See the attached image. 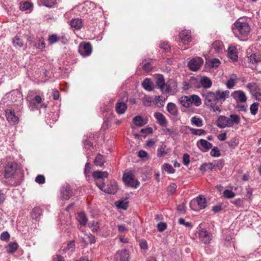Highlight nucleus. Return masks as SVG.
Segmentation results:
<instances>
[{
	"instance_id": "nucleus-1",
	"label": "nucleus",
	"mask_w": 261,
	"mask_h": 261,
	"mask_svg": "<svg viewBox=\"0 0 261 261\" xmlns=\"http://www.w3.org/2000/svg\"><path fill=\"white\" fill-rule=\"evenodd\" d=\"M230 92L228 90H217L215 92L204 91L202 93L204 98V104L206 106H212L214 103L220 102L221 104L229 97Z\"/></svg>"
},
{
	"instance_id": "nucleus-2",
	"label": "nucleus",
	"mask_w": 261,
	"mask_h": 261,
	"mask_svg": "<svg viewBox=\"0 0 261 261\" xmlns=\"http://www.w3.org/2000/svg\"><path fill=\"white\" fill-rule=\"evenodd\" d=\"M231 29L234 36L241 40L248 36L250 31V27L247 22L239 21L232 24Z\"/></svg>"
},
{
	"instance_id": "nucleus-3",
	"label": "nucleus",
	"mask_w": 261,
	"mask_h": 261,
	"mask_svg": "<svg viewBox=\"0 0 261 261\" xmlns=\"http://www.w3.org/2000/svg\"><path fill=\"white\" fill-rule=\"evenodd\" d=\"M240 118L237 115L231 114L230 117L220 116L217 121V125L220 128L232 126L234 124H239Z\"/></svg>"
},
{
	"instance_id": "nucleus-4",
	"label": "nucleus",
	"mask_w": 261,
	"mask_h": 261,
	"mask_svg": "<svg viewBox=\"0 0 261 261\" xmlns=\"http://www.w3.org/2000/svg\"><path fill=\"white\" fill-rule=\"evenodd\" d=\"M206 201L203 195H199L196 199L193 200L190 203V207L194 211H198L205 208Z\"/></svg>"
},
{
	"instance_id": "nucleus-5",
	"label": "nucleus",
	"mask_w": 261,
	"mask_h": 261,
	"mask_svg": "<svg viewBox=\"0 0 261 261\" xmlns=\"http://www.w3.org/2000/svg\"><path fill=\"white\" fill-rule=\"evenodd\" d=\"M96 185L101 191L110 194H115L118 189L117 184L115 182L111 184L110 185H108L107 186L104 182H102V184H98L97 182H96Z\"/></svg>"
},
{
	"instance_id": "nucleus-6",
	"label": "nucleus",
	"mask_w": 261,
	"mask_h": 261,
	"mask_svg": "<svg viewBox=\"0 0 261 261\" xmlns=\"http://www.w3.org/2000/svg\"><path fill=\"white\" fill-rule=\"evenodd\" d=\"M16 170V164L15 162H8L5 167L4 176L6 178L11 177L15 173Z\"/></svg>"
},
{
	"instance_id": "nucleus-7",
	"label": "nucleus",
	"mask_w": 261,
	"mask_h": 261,
	"mask_svg": "<svg viewBox=\"0 0 261 261\" xmlns=\"http://www.w3.org/2000/svg\"><path fill=\"white\" fill-rule=\"evenodd\" d=\"M203 60L200 57H195L191 59L188 63L189 68L192 71H197L202 65Z\"/></svg>"
},
{
	"instance_id": "nucleus-8",
	"label": "nucleus",
	"mask_w": 261,
	"mask_h": 261,
	"mask_svg": "<svg viewBox=\"0 0 261 261\" xmlns=\"http://www.w3.org/2000/svg\"><path fill=\"white\" fill-rule=\"evenodd\" d=\"M199 239L203 243L209 244L212 239V236L206 229H201L199 232Z\"/></svg>"
},
{
	"instance_id": "nucleus-9",
	"label": "nucleus",
	"mask_w": 261,
	"mask_h": 261,
	"mask_svg": "<svg viewBox=\"0 0 261 261\" xmlns=\"http://www.w3.org/2000/svg\"><path fill=\"white\" fill-rule=\"evenodd\" d=\"M231 96L236 100L237 102L244 103L247 100L245 93L241 90H237L231 93Z\"/></svg>"
},
{
	"instance_id": "nucleus-10",
	"label": "nucleus",
	"mask_w": 261,
	"mask_h": 261,
	"mask_svg": "<svg viewBox=\"0 0 261 261\" xmlns=\"http://www.w3.org/2000/svg\"><path fill=\"white\" fill-rule=\"evenodd\" d=\"M7 120L10 124H16L18 122V117L16 116L14 110H7L6 111Z\"/></svg>"
},
{
	"instance_id": "nucleus-11",
	"label": "nucleus",
	"mask_w": 261,
	"mask_h": 261,
	"mask_svg": "<svg viewBox=\"0 0 261 261\" xmlns=\"http://www.w3.org/2000/svg\"><path fill=\"white\" fill-rule=\"evenodd\" d=\"M123 179L125 183L127 185L134 188H137L139 185L140 182L133 178V175L128 174H124L123 176Z\"/></svg>"
},
{
	"instance_id": "nucleus-12",
	"label": "nucleus",
	"mask_w": 261,
	"mask_h": 261,
	"mask_svg": "<svg viewBox=\"0 0 261 261\" xmlns=\"http://www.w3.org/2000/svg\"><path fill=\"white\" fill-rule=\"evenodd\" d=\"M79 51L83 57L89 56L92 51L91 44L89 43H86L83 45H81L79 47Z\"/></svg>"
},
{
	"instance_id": "nucleus-13",
	"label": "nucleus",
	"mask_w": 261,
	"mask_h": 261,
	"mask_svg": "<svg viewBox=\"0 0 261 261\" xmlns=\"http://www.w3.org/2000/svg\"><path fill=\"white\" fill-rule=\"evenodd\" d=\"M165 88H163L162 93H169L170 94H174V91L177 88V84L174 81H170L165 84Z\"/></svg>"
},
{
	"instance_id": "nucleus-14",
	"label": "nucleus",
	"mask_w": 261,
	"mask_h": 261,
	"mask_svg": "<svg viewBox=\"0 0 261 261\" xmlns=\"http://www.w3.org/2000/svg\"><path fill=\"white\" fill-rule=\"evenodd\" d=\"M179 38L185 44H188L192 40L191 32L188 30L182 31L179 34Z\"/></svg>"
},
{
	"instance_id": "nucleus-15",
	"label": "nucleus",
	"mask_w": 261,
	"mask_h": 261,
	"mask_svg": "<svg viewBox=\"0 0 261 261\" xmlns=\"http://www.w3.org/2000/svg\"><path fill=\"white\" fill-rule=\"evenodd\" d=\"M197 145L200 150L203 152L207 151L213 147V145L211 143L202 139L197 142Z\"/></svg>"
},
{
	"instance_id": "nucleus-16",
	"label": "nucleus",
	"mask_w": 261,
	"mask_h": 261,
	"mask_svg": "<svg viewBox=\"0 0 261 261\" xmlns=\"http://www.w3.org/2000/svg\"><path fill=\"white\" fill-rule=\"evenodd\" d=\"M200 86L205 89L210 88L212 86V82L208 77L203 76L200 79L199 83L195 87L198 88Z\"/></svg>"
},
{
	"instance_id": "nucleus-17",
	"label": "nucleus",
	"mask_w": 261,
	"mask_h": 261,
	"mask_svg": "<svg viewBox=\"0 0 261 261\" xmlns=\"http://www.w3.org/2000/svg\"><path fill=\"white\" fill-rule=\"evenodd\" d=\"M119 255L120 261H132L129 251L126 249H122L117 252Z\"/></svg>"
},
{
	"instance_id": "nucleus-18",
	"label": "nucleus",
	"mask_w": 261,
	"mask_h": 261,
	"mask_svg": "<svg viewBox=\"0 0 261 261\" xmlns=\"http://www.w3.org/2000/svg\"><path fill=\"white\" fill-rule=\"evenodd\" d=\"M127 108L126 103L119 100L116 104L115 109L118 114H124Z\"/></svg>"
},
{
	"instance_id": "nucleus-19",
	"label": "nucleus",
	"mask_w": 261,
	"mask_h": 261,
	"mask_svg": "<svg viewBox=\"0 0 261 261\" xmlns=\"http://www.w3.org/2000/svg\"><path fill=\"white\" fill-rule=\"evenodd\" d=\"M154 116L160 125L163 127L167 126V121L163 114L160 112H156L154 113Z\"/></svg>"
},
{
	"instance_id": "nucleus-20",
	"label": "nucleus",
	"mask_w": 261,
	"mask_h": 261,
	"mask_svg": "<svg viewBox=\"0 0 261 261\" xmlns=\"http://www.w3.org/2000/svg\"><path fill=\"white\" fill-rule=\"evenodd\" d=\"M228 56L232 61H236L238 60V55L237 51V48L234 46H230L228 49L227 53Z\"/></svg>"
},
{
	"instance_id": "nucleus-21",
	"label": "nucleus",
	"mask_w": 261,
	"mask_h": 261,
	"mask_svg": "<svg viewBox=\"0 0 261 261\" xmlns=\"http://www.w3.org/2000/svg\"><path fill=\"white\" fill-rule=\"evenodd\" d=\"M72 194V191L69 186L63 187L61 190V195L63 199H68Z\"/></svg>"
},
{
	"instance_id": "nucleus-22",
	"label": "nucleus",
	"mask_w": 261,
	"mask_h": 261,
	"mask_svg": "<svg viewBox=\"0 0 261 261\" xmlns=\"http://www.w3.org/2000/svg\"><path fill=\"white\" fill-rule=\"evenodd\" d=\"M92 176L94 179H104L108 176L107 171H96L93 172Z\"/></svg>"
},
{
	"instance_id": "nucleus-23",
	"label": "nucleus",
	"mask_w": 261,
	"mask_h": 261,
	"mask_svg": "<svg viewBox=\"0 0 261 261\" xmlns=\"http://www.w3.org/2000/svg\"><path fill=\"white\" fill-rule=\"evenodd\" d=\"M248 59L252 64H258L261 62V55L259 54H252L248 57Z\"/></svg>"
},
{
	"instance_id": "nucleus-24",
	"label": "nucleus",
	"mask_w": 261,
	"mask_h": 261,
	"mask_svg": "<svg viewBox=\"0 0 261 261\" xmlns=\"http://www.w3.org/2000/svg\"><path fill=\"white\" fill-rule=\"evenodd\" d=\"M168 112L174 116H176L178 114V109L175 104L172 102H169L167 106Z\"/></svg>"
},
{
	"instance_id": "nucleus-25",
	"label": "nucleus",
	"mask_w": 261,
	"mask_h": 261,
	"mask_svg": "<svg viewBox=\"0 0 261 261\" xmlns=\"http://www.w3.org/2000/svg\"><path fill=\"white\" fill-rule=\"evenodd\" d=\"M156 84L158 88L160 89L162 92H163V88L165 87L166 83L164 76L160 74L158 75L156 80Z\"/></svg>"
},
{
	"instance_id": "nucleus-26",
	"label": "nucleus",
	"mask_w": 261,
	"mask_h": 261,
	"mask_svg": "<svg viewBox=\"0 0 261 261\" xmlns=\"http://www.w3.org/2000/svg\"><path fill=\"white\" fill-rule=\"evenodd\" d=\"M70 25L76 30H79L83 25V22L81 19H72L70 21Z\"/></svg>"
},
{
	"instance_id": "nucleus-27",
	"label": "nucleus",
	"mask_w": 261,
	"mask_h": 261,
	"mask_svg": "<svg viewBox=\"0 0 261 261\" xmlns=\"http://www.w3.org/2000/svg\"><path fill=\"white\" fill-rule=\"evenodd\" d=\"M142 86L147 91H151L153 90L152 83L149 79H145L142 83Z\"/></svg>"
},
{
	"instance_id": "nucleus-28",
	"label": "nucleus",
	"mask_w": 261,
	"mask_h": 261,
	"mask_svg": "<svg viewBox=\"0 0 261 261\" xmlns=\"http://www.w3.org/2000/svg\"><path fill=\"white\" fill-rule=\"evenodd\" d=\"M180 103L185 108H189L191 106V101L190 96H182L179 99Z\"/></svg>"
},
{
	"instance_id": "nucleus-29",
	"label": "nucleus",
	"mask_w": 261,
	"mask_h": 261,
	"mask_svg": "<svg viewBox=\"0 0 261 261\" xmlns=\"http://www.w3.org/2000/svg\"><path fill=\"white\" fill-rule=\"evenodd\" d=\"M42 211L39 207L34 208L31 212V217L33 219L38 220L39 218L41 215Z\"/></svg>"
},
{
	"instance_id": "nucleus-30",
	"label": "nucleus",
	"mask_w": 261,
	"mask_h": 261,
	"mask_svg": "<svg viewBox=\"0 0 261 261\" xmlns=\"http://www.w3.org/2000/svg\"><path fill=\"white\" fill-rule=\"evenodd\" d=\"M94 162L96 166L102 167L105 162V160L103 155L98 154L95 157Z\"/></svg>"
},
{
	"instance_id": "nucleus-31",
	"label": "nucleus",
	"mask_w": 261,
	"mask_h": 261,
	"mask_svg": "<svg viewBox=\"0 0 261 261\" xmlns=\"http://www.w3.org/2000/svg\"><path fill=\"white\" fill-rule=\"evenodd\" d=\"M191 103H194L196 107L199 106L201 104L200 98L197 95H192L190 96Z\"/></svg>"
},
{
	"instance_id": "nucleus-32",
	"label": "nucleus",
	"mask_w": 261,
	"mask_h": 261,
	"mask_svg": "<svg viewBox=\"0 0 261 261\" xmlns=\"http://www.w3.org/2000/svg\"><path fill=\"white\" fill-rule=\"evenodd\" d=\"M191 122L192 125L197 127H201L203 125L202 119L196 116H194L191 118Z\"/></svg>"
},
{
	"instance_id": "nucleus-33",
	"label": "nucleus",
	"mask_w": 261,
	"mask_h": 261,
	"mask_svg": "<svg viewBox=\"0 0 261 261\" xmlns=\"http://www.w3.org/2000/svg\"><path fill=\"white\" fill-rule=\"evenodd\" d=\"M118 207L121 208L123 210H126L128 207V201L127 199L120 200L115 202Z\"/></svg>"
},
{
	"instance_id": "nucleus-34",
	"label": "nucleus",
	"mask_w": 261,
	"mask_h": 261,
	"mask_svg": "<svg viewBox=\"0 0 261 261\" xmlns=\"http://www.w3.org/2000/svg\"><path fill=\"white\" fill-rule=\"evenodd\" d=\"M246 87L251 92H255L259 90V87L255 83H248Z\"/></svg>"
},
{
	"instance_id": "nucleus-35",
	"label": "nucleus",
	"mask_w": 261,
	"mask_h": 261,
	"mask_svg": "<svg viewBox=\"0 0 261 261\" xmlns=\"http://www.w3.org/2000/svg\"><path fill=\"white\" fill-rule=\"evenodd\" d=\"M78 221L81 225H85L87 222V218L84 213L78 214Z\"/></svg>"
},
{
	"instance_id": "nucleus-36",
	"label": "nucleus",
	"mask_w": 261,
	"mask_h": 261,
	"mask_svg": "<svg viewBox=\"0 0 261 261\" xmlns=\"http://www.w3.org/2000/svg\"><path fill=\"white\" fill-rule=\"evenodd\" d=\"M191 133L195 135L201 136L205 134V131L202 129H195L193 128H189Z\"/></svg>"
},
{
	"instance_id": "nucleus-37",
	"label": "nucleus",
	"mask_w": 261,
	"mask_h": 261,
	"mask_svg": "<svg viewBox=\"0 0 261 261\" xmlns=\"http://www.w3.org/2000/svg\"><path fill=\"white\" fill-rule=\"evenodd\" d=\"M18 248V244L15 242L10 243L8 245L7 251L9 253H14Z\"/></svg>"
},
{
	"instance_id": "nucleus-38",
	"label": "nucleus",
	"mask_w": 261,
	"mask_h": 261,
	"mask_svg": "<svg viewBox=\"0 0 261 261\" xmlns=\"http://www.w3.org/2000/svg\"><path fill=\"white\" fill-rule=\"evenodd\" d=\"M133 122L138 126H142L144 124L143 120L140 116H137L134 117Z\"/></svg>"
},
{
	"instance_id": "nucleus-39",
	"label": "nucleus",
	"mask_w": 261,
	"mask_h": 261,
	"mask_svg": "<svg viewBox=\"0 0 261 261\" xmlns=\"http://www.w3.org/2000/svg\"><path fill=\"white\" fill-rule=\"evenodd\" d=\"M215 165H213L212 163L204 164L200 168L201 171L204 172L206 171V168L210 169L211 171L215 168Z\"/></svg>"
},
{
	"instance_id": "nucleus-40",
	"label": "nucleus",
	"mask_w": 261,
	"mask_h": 261,
	"mask_svg": "<svg viewBox=\"0 0 261 261\" xmlns=\"http://www.w3.org/2000/svg\"><path fill=\"white\" fill-rule=\"evenodd\" d=\"M163 132L166 134H168L171 137H175L177 133V132L172 128H164L163 129Z\"/></svg>"
},
{
	"instance_id": "nucleus-41",
	"label": "nucleus",
	"mask_w": 261,
	"mask_h": 261,
	"mask_svg": "<svg viewBox=\"0 0 261 261\" xmlns=\"http://www.w3.org/2000/svg\"><path fill=\"white\" fill-rule=\"evenodd\" d=\"M60 40V37H58L56 34H53L50 35L48 38L49 43L51 44H54Z\"/></svg>"
},
{
	"instance_id": "nucleus-42",
	"label": "nucleus",
	"mask_w": 261,
	"mask_h": 261,
	"mask_svg": "<svg viewBox=\"0 0 261 261\" xmlns=\"http://www.w3.org/2000/svg\"><path fill=\"white\" fill-rule=\"evenodd\" d=\"M32 7V5L29 2L20 3V9L22 11H25L30 9Z\"/></svg>"
},
{
	"instance_id": "nucleus-43",
	"label": "nucleus",
	"mask_w": 261,
	"mask_h": 261,
	"mask_svg": "<svg viewBox=\"0 0 261 261\" xmlns=\"http://www.w3.org/2000/svg\"><path fill=\"white\" fill-rule=\"evenodd\" d=\"M223 195L227 198H231L235 196V194L232 191L226 189L224 191Z\"/></svg>"
},
{
	"instance_id": "nucleus-44",
	"label": "nucleus",
	"mask_w": 261,
	"mask_h": 261,
	"mask_svg": "<svg viewBox=\"0 0 261 261\" xmlns=\"http://www.w3.org/2000/svg\"><path fill=\"white\" fill-rule=\"evenodd\" d=\"M210 154L213 157H219L221 155L220 150L217 147H213L210 152Z\"/></svg>"
},
{
	"instance_id": "nucleus-45",
	"label": "nucleus",
	"mask_w": 261,
	"mask_h": 261,
	"mask_svg": "<svg viewBox=\"0 0 261 261\" xmlns=\"http://www.w3.org/2000/svg\"><path fill=\"white\" fill-rule=\"evenodd\" d=\"M258 103L257 102H254L250 106V112L252 115H255L258 111Z\"/></svg>"
},
{
	"instance_id": "nucleus-46",
	"label": "nucleus",
	"mask_w": 261,
	"mask_h": 261,
	"mask_svg": "<svg viewBox=\"0 0 261 261\" xmlns=\"http://www.w3.org/2000/svg\"><path fill=\"white\" fill-rule=\"evenodd\" d=\"M222 43L218 41H215L213 43V47L215 49V51L219 52L222 49Z\"/></svg>"
},
{
	"instance_id": "nucleus-47",
	"label": "nucleus",
	"mask_w": 261,
	"mask_h": 261,
	"mask_svg": "<svg viewBox=\"0 0 261 261\" xmlns=\"http://www.w3.org/2000/svg\"><path fill=\"white\" fill-rule=\"evenodd\" d=\"M13 44L15 46H18L19 47H22L23 45V41L18 36L15 37L13 39Z\"/></svg>"
},
{
	"instance_id": "nucleus-48",
	"label": "nucleus",
	"mask_w": 261,
	"mask_h": 261,
	"mask_svg": "<svg viewBox=\"0 0 261 261\" xmlns=\"http://www.w3.org/2000/svg\"><path fill=\"white\" fill-rule=\"evenodd\" d=\"M235 84V79H233L232 77H231L227 81L226 85L227 88L231 89L234 86Z\"/></svg>"
},
{
	"instance_id": "nucleus-49",
	"label": "nucleus",
	"mask_w": 261,
	"mask_h": 261,
	"mask_svg": "<svg viewBox=\"0 0 261 261\" xmlns=\"http://www.w3.org/2000/svg\"><path fill=\"white\" fill-rule=\"evenodd\" d=\"M177 186L174 183H171L167 188V191L169 193L173 194L175 192Z\"/></svg>"
},
{
	"instance_id": "nucleus-50",
	"label": "nucleus",
	"mask_w": 261,
	"mask_h": 261,
	"mask_svg": "<svg viewBox=\"0 0 261 261\" xmlns=\"http://www.w3.org/2000/svg\"><path fill=\"white\" fill-rule=\"evenodd\" d=\"M212 109L213 111L217 114H220L221 112V109L219 106L217 105V103H214L212 106H208Z\"/></svg>"
},
{
	"instance_id": "nucleus-51",
	"label": "nucleus",
	"mask_w": 261,
	"mask_h": 261,
	"mask_svg": "<svg viewBox=\"0 0 261 261\" xmlns=\"http://www.w3.org/2000/svg\"><path fill=\"white\" fill-rule=\"evenodd\" d=\"M178 222L180 224L183 225L188 228H191L192 226V224L190 222H186L184 219L182 218L179 219Z\"/></svg>"
},
{
	"instance_id": "nucleus-52",
	"label": "nucleus",
	"mask_w": 261,
	"mask_h": 261,
	"mask_svg": "<svg viewBox=\"0 0 261 261\" xmlns=\"http://www.w3.org/2000/svg\"><path fill=\"white\" fill-rule=\"evenodd\" d=\"M1 239L2 241H8L10 239V234L7 231H4L1 233Z\"/></svg>"
},
{
	"instance_id": "nucleus-53",
	"label": "nucleus",
	"mask_w": 261,
	"mask_h": 261,
	"mask_svg": "<svg viewBox=\"0 0 261 261\" xmlns=\"http://www.w3.org/2000/svg\"><path fill=\"white\" fill-rule=\"evenodd\" d=\"M35 181L39 184L45 182V177L42 175H38L35 178Z\"/></svg>"
},
{
	"instance_id": "nucleus-54",
	"label": "nucleus",
	"mask_w": 261,
	"mask_h": 261,
	"mask_svg": "<svg viewBox=\"0 0 261 261\" xmlns=\"http://www.w3.org/2000/svg\"><path fill=\"white\" fill-rule=\"evenodd\" d=\"M220 61L219 59L215 58L211 60V66L212 67H217L220 64Z\"/></svg>"
},
{
	"instance_id": "nucleus-55",
	"label": "nucleus",
	"mask_w": 261,
	"mask_h": 261,
	"mask_svg": "<svg viewBox=\"0 0 261 261\" xmlns=\"http://www.w3.org/2000/svg\"><path fill=\"white\" fill-rule=\"evenodd\" d=\"M164 169L169 173H173L174 169L172 166L169 164H165L163 166Z\"/></svg>"
},
{
	"instance_id": "nucleus-56",
	"label": "nucleus",
	"mask_w": 261,
	"mask_h": 261,
	"mask_svg": "<svg viewBox=\"0 0 261 261\" xmlns=\"http://www.w3.org/2000/svg\"><path fill=\"white\" fill-rule=\"evenodd\" d=\"M160 47L166 51H170V46L168 44L165 42H161L160 44Z\"/></svg>"
},
{
	"instance_id": "nucleus-57",
	"label": "nucleus",
	"mask_w": 261,
	"mask_h": 261,
	"mask_svg": "<svg viewBox=\"0 0 261 261\" xmlns=\"http://www.w3.org/2000/svg\"><path fill=\"white\" fill-rule=\"evenodd\" d=\"M55 0H42V3L48 7H51L55 4Z\"/></svg>"
},
{
	"instance_id": "nucleus-58",
	"label": "nucleus",
	"mask_w": 261,
	"mask_h": 261,
	"mask_svg": "<svg viewBox=\"0 0 261 261\" xmlns=\"http://www.w3.org/2000/svg\"><path fill=\"white\" fill-rule=\"evenodd\" d=\"M167 228V225L165 223L160 222L158 224V230L160 232H162Z\"/></svg>"
},
{
	"instance_id": "nucleus-59",
	"label": "nucleus",
	"mask_w": 261,
	"mask_h": 261,
	"mask_svg": "<svg viewBox=\"0 0 261 261\" xmlns=\"http://www.w3.org/2000/svg\"><path fill=\"white\" fill-rule=\"evenodd\" d=\"M165 99L164 100H163L160 96H156L154 98L155 103L156 105L160 103L161 106H164V102H165Z\"/></svg>"
},
{
	"instance_id": "nucleus-60",
	"label": "nucleus",
	"mask_w": 261,
	"mask_h": 261,
	"mask_svg": "<svg viewBox=\"0 0 261 261\" xmlns=\"http://www.w3.org/2000/svg\"><path fill=\"white\" fill-rule=\"evenodd\" d=\"M182 160L183 163L184 165L187 166L189 165L190 162L189 155L187 153L184 154L183 155Z\"/></svg>"
},
{
	"instance_id": "nucleus-61",
	"label": "nucleus",
	"mask_w": 261,
	"mask_h": 261,
	"mask_svg": "<svg viewBox=\"0 0 261 261\" xmlns=\"http://www.w3.org/2000/svg\"><path fill=\"white\" fill-rule=\"evenodd\" d=\"M138 156L144 160L148 159L147 153L145 151L143 150H141L139 151Z\"/></svg>"
},
{
	"instance_id": "nucleus-62",
	"label": "nucleus",
	"mask_w": 261,
	"mask_h": 261,
	"mask_svg": "<svg viewBox=\"0 0 261 261\" xmlns=\"http://www.w3.org/2000/svg\"><path fill=\"white\" fill-rule=\"evenodd\" d=\"M246 191H247V193H246V197L249 200H251L252 192H253L252 189L248 187V188L246 189Z\"/></svg>"
},
{
	"instance_id": "nucleus-63",
	"label": "nucleus",
	"mask_w": 261,
	"mask_h": 261,
	"mask_svg": "<svg viewBox=\"0 0 261 261\" xmlns=\"http://www.w3.org/2000/svg\"><path fill=\"white\" fill-rule=\"evenodd\" d=\"M91 170V165L89 163H87L85 165V168L84 170V173L86 176H87V174L90 172Z\"/></svg>"
},
{
	"instance_id": "nucleus-64",
	"label": "nucleus",
	"mask_w": 261,
	"mask_h": 261,
	"mask_svg": "<svg viewBox=\"0 0 261 261\" xmlns=\"http://www.w3.org/2000/svg\"><path fill=\"white\" fill-rule=\"evenodd\" d=\"M75 247V243L74 241H70L66 247V249L68 250H71V251H73L74 250Z\"/></svg>"
}]
</instances>
